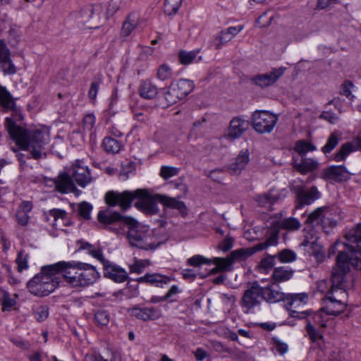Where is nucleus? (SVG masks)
<instances>
[{"instance_id":"f257e3e1","label":"nucleus","mask_w":361,"mask_h":361,"mask_svg":"<svg viewBox=\"0 0 361 361\" xmlns=\"http://www.w3.org/2000/svg\"><path fill=\"white\" fill-rule=\"evenodd\" d=\"M157 195H152L145 189L126 190L123 192L109 191L105 195V202L109 206L118 205L122 210L125 211L130 207L133 200L137 199L135 206L139 210L148 214H154L159 210L157 204V202H159L157 198Z\"/></svg>"},{"instance_id":"f03ea898","label":"nucleus","mask_w":361,"mask_h":361,"mask_svg":"<svg viewBox=\"0 0 361 361\" xmlns=\"http://www.w3.org/2000/svg\"><path fill=\"white\" fill-rule=\"evenodd\" d=\"M14 99L6 89L0 85V106L4 111L12 110L10 117H6L4 121V127L11 138L14 142V146L11 148L14 152L23 149V116L15 109Z\"/></svg>"},{"instance_id":"7ed1b4c3","label":"nucleus","mask_w":361,"mask_h":361,"mask_svg":"<svg viewBox=\"0 0 361 361\" xmlns=\"http://www.w3.org/2000/svg\"><path fill=\"white\" fill-rule=\"evenodd\" d=\"M124 224L128 226L127 239L131 246L143 250H154L164 242L159 239L157 231H149L133 218L124 219Z\"/></svg>"},{"instance_id":"20e7f679","label":"nucleus","mask_w":361,"mask_h":361,"mask_svg":"<svg viewBox=\"0 0 361 361\" xmlns=\"http://www.w3.org/2000/svg\"><path fill=\"white\" fill-rule=\"evenodd\" d=\"M49 140V133L45 129L35 126L24 128V157L36 160L46 157L44 146Z\"/></svg>"},{"instance_id":"39448f33","label":"nucleus","mask_w":361,"mask_h":361,"mask_svg":"<svg viewBox=\"0 0 361 361\" xmlns=\"http://www.w3.org/2000/svg\"><path fill=\"white\" fill-rule=\"evenodd\" d=\"M347 259L344 254H340L338 257L337 266L334 267L331 274V289L327 292L325 296L329 298H340L341 293L348 296L345 288L348 287L347 281L351 277L348 274L350 268L344 262Z\"/></svg>"},{"instance_id":"423d86ee","label":"nucleus","mask_w":361,"mask_h":361,"mask_svg":"<svg viewBox=\"0 0 361 361\" xmlns=\"http://www.w3.org/2000/svg\"><path fill=\"white\" fill-rule=\"evenodd\" d=\"M42 267L41 272L35 276L28 283L27 288L29 291L36 296L43 297L53 292L59 286V278L55 276L52 270H46Z\"/></svg>"},{"instance_id":"0eeeda50","label":"nucleus","mask_w":361,"mask_h":361,"mask_svg":"<svg viewBox=\"0 0 361 361\" xmlns=\"http://www.w3.org/2000/svg\"><path fill=\"white\" fill-rule=\"evenodd\" d=\"M80 263L78 262H59L54 264L47 265L44 270H52L55 276L61 272L67 283L74 287H78Z\"/></svg>"},{"instance_id":"6e6552de","label":"nucleus","mask_w":361,"mask_h":361,"mask_svg":"<svg viewBox=\"0 0 361 361\" xmlns=\"http://www.w3.org/2000/svg\"><path fill=\"white\" fill-rule=\"evenodd\" d=\"M82 23L89 29L98 28L107 19L102 4L89 6L81 11Z\"/></svg>"},{"instance_id":"1a4fd4ad","label":"nucleus","mask_w":361,"mask_h":361,"mask_svg":"<svg viewBox=\"0 0 361 361\" xmlns=\"http://www.w3.org/2000/svg\"><path fill=\"white\" fill-rule=\"evenodd\" d=\"M252 126L259 133H269L275 127L278 117L267 111H255L252 115Z\"/></svg>"},{"instance_id":"9d476101","label":"nucleus","mask_w":361,"mask_h":361,"mask_svg":"<svg viewBox=\"0 0 361 361\" xmlns=\"http://www.w3.org/2000/svg\"><path fill=\"white\" fill-rule=\"evenodd\" d=\"M262 300V287L257 282H254L243 293L240 305L245 309V313L248 314L252 312L253 309L259 306Z\"/></svg>"},{"instance_id":"9b49d317","label":"nucleus","mask_w":361,"mask_h":361,"mask_svg":"<svg viewBox=\"0 0 361 361\" xmlns=\"http://www.w3.org/2000/svg\"><path fill=\"white\" fill-rule=\"evenodd\" d=\"M307 294L302 293L286 294L284 302L288 310L291 312V316L293 317H303V314H305V312L300 311V310L307 304Z\"/></svg>"},{"instance_id":"f8f14e48","label":"nucleus","mask_w":361,"mask_h":361,"mask_svg":"<svg viewBox=\"0 0 361 361\" xmlns=\"http://www.w3.org/2000/svg\"><path fill=\"white\" fill-rule=\"evenodd\" d=\"M286 68L279 67L273 68L270 72L259 74L252 78V81L256 85L264 88L274 85L283 75Z\"/></svg>"},{"instance_id":"ddd939ff","label":"nucleus","mask_w":361,"mask_h":361,"mask_svg":"<svg viewBox=\"0 0 361 361\" xmlns=\"http://www.w3.org/2000/svg\"><path fill=\"white\" fill-rule=\"evenodd\" d=\"M341 293L340 298L331 299L325 296L323 299L324 305L321 310L325 311L329 315H338L342 313L346 307L347 295L343 293Z\"/></svg>"},{"instance_id":"4468645a","label":"nucleus","mask_w":361,"mask_h":361,"mask_svg":"<svg viewBox=\"0 0 361 361\" xmlns=\"http://www.w3.org/2000/svg\"><path fill=\"white\" fill-rule=\"evenodd\" d=\"M78 286H87L94 283L99 275L96 269L86 263H80Z\"/></svg>"},{"instance_id":"2eb2a0df","label":"nucleus","mask_w":361,"mask_h":361,"mask_svg":"<svg viewBox=\"0 0 361 361\" xmlns=\"http://www.w3.org/2000/svg\"><path fill=\"white\" fill-rule=\"evenodd\" d=\"M127 216H123L118 212H111L109 210L100 211L97 215L98 221L102 224L104 228H109L114 232H118V229L113 228L112 226L117 222L124 223V219Z\"/></svg>"},{"instance_id":"dca6fc26","label":"nucleus","mask_w":361,"mask_h":361,"mask_svg":"<svg viewBox=\"0 0 361 361\" xmlns=\"http://www.w3.org/2000/svg\"><path fill=\"white\" fill-rule=\"evenodd\" d=\"M68 172L72 178H74L75 182L81 187H85L92 181L90 170L80 162L73 164Z\"/></svg>"},{"instance_id":"f3484780","label":"nucleus","mask_w":361,"mask_h":361,"mask_svg":"<svg viewBox=\"0 0 361 361\" xmlns=\"http://www.w3.org/2000/svg\"><path fill=\"white\" fill-rule=\"evenodd\" d=\"M56 190L62 193L75 192L76 187L69 172H63L54 180Z\"/></svg>"},{"instance_id":"a211bd4d","label":"nucleus","mask_w":361,"mask_h":361,"mask_svg":"<svg viewBox=\"0 0 361 361\" xmlns=\"http://www.w3.org/2000/svg\"><path fill=\"white\" fill-rule=\"evenodd\" d=\"M128 311L131 316L145 322L155 320L161 317V311L155 307H134Z\"/></svg>"},{"instance_id":"6ab92c4d","label":"nucleus","mask_w":361,"mask_h":361,"mask_svg":"<svg viewBox=\"0 0 361 361\" xmlns=\"http://www.w3.org/2000/svg\"><path fill=\"white\" fill-rule=\"evenodd\" d=\"M301 226L300 222L294 217H289L283 219L282 221H274L271 224L270 228L273 231L274 233H277V238H279V235L281 229H285L289 231H298Z\"/></svg>"},{"instance_id":"aec40b11","label":"nucleus","mask_w":361,"mask_h":361,"mask_svg":"<svg viewBox=\"0 0 361 361\" xmlns=\"http://www.w3.org/2000/svg\"><path fill=\"white\" fill-rule=\"evenodd\" d=\"M0 69L5 74L16 73V68L10 59V51L3 39H0Z\"/></svg>"},{"instance_id":"412c9836","label":"nucleus","mask_w":361,"mask_h":361,"mask_svg":"<svg viewBox=\"0 0 361 361\" xmlns=\"http://www.w3.org/2000/svg\"><path fill=\"white\" fill-rule=\"evenodd\" d=\"M249 128V123L241 117H234L230 121L227 136L231 139L240 137Z\"/></svg>"},{"instance_id":"4be33fe9","label":"nucleus","mask_w":361,"mask_h":361,"mask_svg":"<svg viewBox=\"0 0 361 361\" xmlns=\"http://www.w3.org/2000/svg\"><path fill=\"white\" fill-rule=\"evenodd\" d=\"M323 176L326 179L338 182L346 180L350 178V173L344 166H331L323 171Z\"/></svg>"},{"instance_id":"5701e85b","label":"nucleus","mask_w":361,"mask_h":361,"mask_svg":"<svg viewBox=\"0 0 361 361\" xmlns=\"http://www.w3.org/2000/svg\"><path fill=\"white\" fill-rule=\"evenodd\" d=\"M355 150L361 151V137H357L350 142H346L342 145L334 155V160L336 161H341L345 159V158L353 152Z\"/></svg>"},{"instance_id":"b1692460","label":"nucleus","mask_w":361,"mask_h":361,"mask_svg":"<svg viewBox=\"0 0 361 361\" xmlns=\"http://www.w3.org/2000/svg\"><path fill=\"white\" fill-rule=\"evenodd\" d=\"M250 161L248 150L240 151L235 161L228 166V170L231 174L239 175L244 170Z\"/></svg>"},{"instance_id":"393cba45","label":"nucleus","mask_w":361,"mask_h":361,"mask_svg":"<svg viewBox=\"0 0 361 361\" xmlns=\"http://www.w3.org/2000/svg\"><path fill=\"white\" fill-rule=\"evenodd\" d=\"M104 276L117 283L125 281L128 278L127 272L122 268L111 264L110 262L104 267Z\"/></svg>"},{"instance_id":"a878e982","label":"nucleus","mask_w":361,"mask_h":361,"mask_svg":"<svg viewBox=\"0 0 361 361\" xmlns=\"http://www.w3.org/2000/svg\"><path fill=\"white\" fill-rule=\"evenodd\" d=\"M348 241V250L352 252H361V224L357 228L346 235Z\"/></svg>"},{"instance_id":"bb28decb","label":"nucleus","mask_w":361,"mask_h":361,"mask_svg":"<svg viewBox=\"0 0 361 361\" xmlns=\"http://www.w3.org/2000/svg\"><path fill=\"white\" fill-rule=\"evenodd\" d=\"M262 298L269 303H275L279 301H285L286 294L281 292L274 287V283L272 285L262 288Z\"/></svg>"},{"instance_id":"cd10ccee","label":"nucleus","mask_w":361,"mask_h":361,"mask_svg":"<svg viewBox=\"0 0 361 361\" xmlns=\"http://www.w3.org/2000/svg\"><path fill=\"white\" fill-rule=\"evenodd\" d=\"M140 13L138 12H131L128 14L123 23L121 33L123 36H128L133 30L140 24Z\"/></svg>"},{"instance_id":"c85d7f7f","label":"nucleus","mask_w":361,"mask_h":361,"mask_svg":"<svg viewBox=\"0 0 361 361\" xmlns=\"http://www.w3.org/2000/svg\"><path fill=\"white\" fill-rule=\"evenodd\" d=\"M171 279L166 275H161L160 274H146L144 276L139 278L138 281L143 283H147L150 285L162 287L164 284H166L170 282Z\"/></svg>"},{"instance_id":"c756f323","label":"nucleus","mask_w":361,"mask_h":361,"mask_svg":"<svg viewBox=\"0 0 361 361\" xmlns=\"http://www.w3.org/2000/svg\"><path fill=\"white\" fill-rule=\"evenodd\" d=\"M280 197V193L274 189H271L264 194L256 195L254 197V200L257 202L259 206L266 207L273 204L278 201Z\"/></svg>"},{"instance_id":"7c9ffc66","label":"nucleus","mask_w":361,"mask_h":361,"mask_svg":"<svg viewBox=\"0 0 361 361\" xmlns=\"http://www.w3.org/2000/svg\"><path fill=\"white\" fill-rule=\"evenodd\" d=\"M180 99L185 98L194 89L192 81L187 79H180L177 82H171Z\"/></svg>"},{"instance_id":"2f4dec72","label":"nucleus","mask_w":361,"mask_h":361,"mask_svg":"<svg viewBox=\"0 0 361 361\" xmlns=\"http://www.w3.org/2000/svg\"><path fill=\"white\" fill-rule=\"evenodd\" d=\"M138 92L141 97L146 99H152L157 95L158 89L150 81L145 80L140 83Z\"/></svg>"},{"instance_id":"473e14b6","label":"nucleus","mask_w":361,"mask_h":361,"mask_svg":"<svg viewBox=\"0 0 361 361\" xmlns=\"http://www.w3.org/2000/svg\"><path fill=\"white\" fill-rule=\"evenodd\" d=\"M158 201L167 207L176 209L182 214L186 213V206L184 202L178 201L175 198L169 197L163 195H157Z\"/></svg>"},{"instance_id":"72a5a7b5","label":"nucleus","mask_w":361,"mask_h":361,"mask_svg":"<svg viewBox=\"0 0 361 361\" xmlns=\"http://www.w3.org/2000/svg\"><path fill=\"white\" fill-rule=\"evenodd\" d=\"M348 244H345L341 242H336L333 245H331L329 249V255H334L336 254V252H338V255L336 257V266H337L338 262V257L340 254H344L347 259L344 261L348 264V267L350 268L349 265L350 264V257H352V255L350 254V252L348 250Z\"/></svg>"},{"instance_id":"f704fd0d","label":"nucleus","mask_w":361,"mask_h":361,"mask_svg":"<svg viewBox=\"0 0 361 361\" xmlns=\"http://www.w3.org/2000/svg\"><path fill=\"white\" fill-rule=\"evenodd\" d=\"M293 272V269L283 267L275 268L272 274L274 283L288 281L292 278Z\"/></svg>"},{"instance_id":"c9c22d12","label":"nucleus","mask_w":361,"mask_h":361,"mask_svg":"<svg viewBox=\"0 0 361 361\" xmlns=\"http://www.w3.org/2000/svg\"><path fill=\"white\" fill-rule=\"evenodd\" d=\"M162 92L163 97L165 99V103L162 104L163 107H168L180 100L178 93L171 84L168 87L164 88Z\"/></svg>"},{"instance_id":"e433bc0d","label":"nucleus","mask_w":361,"mask_h":361,"mask_svg":"<svg viewBox=\"0 0 361 361\" xmlns=\"http://www.w3.org/2000/svg\"><path fill=\"white\" fill-rule=\"evenodd\" d=\"M319 166L317 160L302 157L300 162L294 164V167L302 173L316 169Z\"/></svg>"},{"instance_id":"4c0bfd02","label":"nucleus","mask_w":361,"mask_h":361,"mask_svg":"<svg viewBox=\"0 0 361 361\" xmlns=\"http://www.w3.org/2000/svg\"><path fill=\"white\" fill-rule=\"evenodd\" d=\"M278 243V238H277V233L276 232L275 233H273L271 229H269V237L267 238V240L263 243H259L252 247H249L250 252H252V255L259 251H262L264 250L265 248L269 247L276 245Z\"/></svg>"},{"instance_id":"58836bf2","label":"nucleus","mask_w":361,"mask_h":361,"mask_svg":"<svg viewBox=\"0 0 361 361\" xmlns=\"http://www.w3.org/2000/svg\"><path fill=\"white\" fill-rule=\"evenodd\" d=\"M298 196L300 197L302 204H309L319 198V192L316 187H312L308 190H299Z\"/></svg>"},{"instance_id":"ea45409f","label":"nucleus","mask_w":361,"mask_h":361,"mask_svg":"<svg viewBox=\"0 0 361 361\" xmlns=\"http://www.w3.org/2000/svg\"><path fill=\"white\" fill-rule=\"evenodd\" d=\"M49 216L45 217L47 221H50L52 218V225L57 228V221H62L63 224L68 225V221L66 220V212L64 210L59 209H53L49 211Z\"/></svg>"},{"instance_id":"a19ab883","label":"nucleus","mask_w":361,"mask_h":361,"mask_svg":"<svg viewBox=\"0 0 361 361\" xmlns=\"http://www.w3.org/2000/svg\"><path fill=\"white\" fill-rule=\"evenodd\" d=\"M294 150L303 157L308 152L316 150V147L307 140H300L295 142Z\"/></svg>"},{"instance_id":"79ce46f5","label":"nucleus","mask_w":361,"mask_h":361,"mask_svg":"<svg viewBox=\"0 0 361 361\" xmlns=\"http://www.w3.org/2000/svg\"><path fill=\"white\" fill-rule=\"evenodd\" d=\"M102 147L106 152L116 154L121 150V145L116 139L110 137H106L103 140Z\"/></svg>"},{"instance_id":"37998d69","label":"nucleus","mask_w":361,"mask_h":361,"mask_svg":"<svg viewBox=\"0 0 361 361\" xmlns=\"http://www.w3.org/2000/svg\"><path fill=\"white\" fill-rule=\"evenodd\" d=\"M199 50L185 51L181 50L178 53L179 61L181 64L188 65L195 61L199 54Z\"/></svg>"},{"instance_id":"c03bdc74","label":"nucleus","mask_w":361,"mask_h":361,"mask_svg":"<svg viewBox=\"0 0 361 361\" xmlns=\"http://www.w3.org/2000/svg\"><path fill=\"white\" fill-rule=\"evenodd\" d=\"M212 264H214L217 269H220L221 271H226L231 269L233 262L228 255L226 258L214 257L212 259Z\"/></svg>"},{"instance_id":"a18cd8bd","label":"nucleus","mask_w":361,"mask_h":361,"mask_svg":"<svg viewBox=\"0 0 361 361\" xmlns=\"http://www.w3.org/2000/svg\"><path fill=\"white\" fill-rule=\"evenodd\" d=\"M17 297L16 294L13 295V297L6 291L2 293V296L0 298V302L2 305L3 311H10L16 304V298Z\"/></svg>"},{"instance_id":"49530a36","label":"nucleus","mask_w":361,"mask_h":361,"mask_svg":"<svg viewBox=\"0 0 361 361\" xmlns=\"http://www.w3.org/2000/svg\"><path fill=\"white\" fill-rule=\"evenodd\" d=\"M252 255L249 248H240L231 252L229 255L233 262L245 260Z\"/></svg>"},{"instance_id":"de8ad7c7","label":"nucleus","mask_w":361,"mask_h":361,"mask_svg":"<svg viewBox=\"0 0 361 361\" xmlns=\"http://www.w3.org/2000/svg\"><path fill=\"white\" fill-rule=\"evenodd\" d=\"M94 322L101 328L106 326L110 321V315L107 311L99 310L94 314Z\"/></svg>"},{"instance_id":"09e8293b","label":"nucleus","mask_w":361,"mask_h":361,"mask_svg":"<svg viewBox=\"0 0 361 361\" xmlns=\"http://www.w3.org/2000/svg\"><path fill=\"white\" fill-rule=\"evenodd\" d=\"M339 134L338 132H334L328 138L327 142L322 148V151L324 154L330 153L338 144Z\"/></svg>"},{"instance_id":"8fccbe9b","label":"nucleus","mask_w":361,"mask_h":361,"mask_svg":"<svg viewBox=\"0 0 361 361\" xmlns=\"http://www.w3.org/2000/svg\"><path fill=\"white\" fill-rule=\"evenodd\" d=\"M183 0H165L164 11L166 15L176 14Z\"/></svg>"},{"instance_id":"3c124183","label":"nucleus","mask_w":361,"mask_h":361,"mask_svg":"<svg viewBox=\"0 0 361 361\" xmlns=\"http://www.w3.org/2000/svg\"><path fill=\"white\" fill-rule=\"evenodd\" d=\"M233 37L227 32L226 30L221 31L214 38V42L216 49H220L227 42H230Z\"/></svg>"},{"instance_id":"603ef678","label":"nucleus","mask_w":361,"mask_h":361,"mask_svg":"<svg viewBox=\"0 0 361 361\" xmlns=\"http://www.w3.org/2000/svg\"><path fill=\"white\" fill-rule=\"evenodd\" d=\"M180 169L174 166H162L159 175L164 180L176 176L179 173Z\"/></svg>"},{"instance_id":"864d4df0","label":"nucleus","mask_w":361,"mask_h":361,"mask_svg":"<svg viewBox=\"0 0 361 361\" xmlns=\"http://www.w3.org/2000/svg\"><path fill=\"white\" fill-rule=\"evenodd\" d=\"M306 331L309 338L312 343L319 342L323 338L322 335L315 329V327L310 322L306 325Z\"/></svg>"},{"instance_id":"5fc2aeb1","label":"nucleus","mask_w":361,"mask_h":361,"mask_svg":"<svg viewBox=\"0 0 361 361\" xmlns=\"http://www.w3.org/2000/svg\"><path fill=\"white\" fill-rule=\"evenodd\" d=\"M276 257L283 263L292 262L296 259L295 253L290 250H283Z\"/></svg>"},{"instance_id":"6e6d98bb","label":"nucleus","mask_w":361,"mask_h":361,"mask_svg":"<svg viewBox=\"0 0 361 361\" xmlns=\"http://www.w3.org/2000/svg\"><path fill=\"white\" fill-rule=\"evenodd\" d=\"M171 68L166 63L161 64L157 70V78L161 80H166L171 78Z\"/></svg>"},{"instance_id":"4d7b16f0","label":"nucleus","mask_w":361,"mask_h":361,"mask_svg":"<svg viewBox=\"0 0 361 361\" xmlns=\"http://www.w3.org/2000/svg\"><path fill=\"white\" fill-rule=\"evenodd\" d=\"M187 263L188 265L192 267H198L203 264H211L212 259H208L202 255H197L189 258L187 261Z\"/></svg>"},{"instance_id":"13d9d810","label":"nucleus","mask_w":361,"mask_h":361,"mask_svg":"<svg viewBox=\"0 0 361 361\" xmlns=\"http://www.w3.org/2000/svg\"><path fill=\"white\" fill-rule=\"evenodd\" d=\"M92 207L90 204L83 202L78 204V213L80 216L85 219H90V212Z\"/></svg>"},{"instance_id":"bf43d9fd","label":"nucleus","mask_w":361,"mask_h":361,"mask_svg":"<svg viewBox=\"0 0 361 361\" xmlns=\"http://www.w3.org/2000/svg\"><path fill=\"white\" fill-rule=\"evenodd\" d=\"M34 314L38 322L44 321L49 315L48 307L47 305L39 306L34 311Z\"/></svg>"},{"instance_id":"052dcab7","label":"nucleus","mask_w":361,"mask_h":361,"mask_svg":"<svg viewBox=\"0 0 361 361\" xmlns=\"http://www.w3.org/2000/svg\"><path fill=\"white\" fill-rule=\"evenodd\" d=\"M354 87L353 83L350 80H345L341 86V94L345 96L350 100L354 98L352 94L351 88Z\"/></svg>"},{"instance_id":"680f3d73","label":"nucleus","mask_w":361,"mask_h":361,"mask_svg":"<svg viewBox=\"0 0 361 361\" xmlns=\"http://www.w3.org/2000/svg\"><path fill=\"white\" fill-rule=\"evenodd\" d=\"M95 123V117L93 114H87L82 121V127L84 130L90 131L93 128Z\"/></svg>"},{"instance_id":"e2e57ef3","label":"nucleus","mask_w":361,"mask_h":361,"mask_svg":"<svg viewBox=\"0 0 361 361\" xmlns=\"http://www.w3.org/2000/svg\"><path fill=\"white\" fill-rule=\"evenodd\" d=\"M234 240L230 236H226L217 246V248L223 252H227L232 248Z\"/></svg>"},{"instance_id":"0e129e2a","label":"nucleus","mask_w":361,"mask_h":361,"mask_svg":"<svg viewBox=\"0 0 361 361\" xmlns=\"http://www.w3.org/2000/svg\"><path fill=\"white\" fill-rule=\"evenodd\" d=\"M275 257L276 255H268L267 257L261 260L259 267L261 269H263L264 271H267L271 269L274 266Z\"/></svg>"},{"instance_id":"69168bd1","label":"nucleus","mask_w":361,"mask_h":361,"mask_svg":"<svg viewBox=\"0 0 361 361\" xmlns=\"http://www.w3.org/2000/svg\"><path fill=\"white\" fill-rule=\"evenodd\" d=\"M149 264V262L147 261L136 260L133 264L130 266V271L140 274L142 272L146 265Z\"/></svg>"},{"instance_id":"338daca9","label":"nucleus","mask_w":361,"mask_h":361,"mask_svg":"<svg viewBox=\"0 0 361 361\" xmlns=\"http://www.w3.org/2000/svg\"><path fill=\"white\" fill-rule=\"evenodd\" d=\"M89 253L94 258H96L97 259H98L104 266V267L105 266H106V264L109 262V261L106 260L103 254H102V252L101 250L99 249H94V248H92L91 250H90L89 251Z\"/></svg>"},{"instance_id":"774afa93","label":"nucleus","mask_w":361,"mask_h":361,"mask_svg":"<svg viewBox=\"0 0 361 361\" xmlns=\"http://www.w3.org/2000/svg\"><path fill=\"white\" fill-rule=\"evenodd\" d=\"M121 4V0H111L106 9L107 15H114L119 9Z\"/></svg>"}]
</instances>
